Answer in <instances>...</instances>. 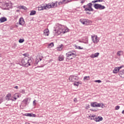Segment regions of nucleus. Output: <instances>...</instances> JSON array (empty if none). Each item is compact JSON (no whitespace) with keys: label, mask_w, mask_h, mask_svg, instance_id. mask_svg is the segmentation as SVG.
Returning a JSON list of instances; mask_svg holds the SVG:
<instances>
[{"label":"nucleus","mask_w":124,"mask_h":124,"mask_svg":"<svg viewBox=\"0 0 124 124\" xmlns=\"http://www.w3.org/2000/svg\"><path fill=\"white\" fill-rule=\"evenodd\" d=\"M78 49H79L80 50H82V49H83V47H81V46H78Z\"/></svg>","instance_id":"37998d69"},{"label":"nucleus","mask_w":124,"mask_h":124,"mask_svg":"<svg viewBox=\"0 0 124 124\" xmlns=\"http://www.w3.org/2000/svg\"><path fill=\"white\" fill-rule=\"evenodd\" d=\"M91 106H92V107H101L102 108H103V106H104V105H103V104H99L96 102H92L91 103Z\"/></svg>","instance_id":"1a4fd4ad"},{"label":"nucleus","mask_w":124,"mask_h":124,"mask_svg":"<svg viewBox=\"0 0 124 124\" xmlns=\"http://www.w3.org/2000/svg\"><path fill=\"white\" fill-rule=\"evenodd\" d=\"M83 80L85 81V80H90V76H86L84 77L83 78Z\"/></svg>","instance_id":"c756f323"},{"label":"nucleus","mask_w":124,"mask_h":124,"mask_svg":"<svg viewBox=\"0 0 124 124\" xmlns=\"http://www.w3.org/2000/svg\"><path fill=\"white\" fill-rule=\"evenodd\" d=\"M21 62L25 66H30V65H31L33 63L32 60L29 58L23 59L21 61Z\"/></svg>","instance_id":"f03ea898"},{"label":"nucleus","mask_w":124,"mask_h":124,"mask_svg":"<svg viewBox=\"0 0 124 124\" xmlns=\"http://www.w3.org/2000/svg\"><path fill=\"white\" fill-rule=\"evenodd\" d=\"M57 2H58V1H56L55 3L52 2L51 3L46 4V8H47V9H50V8H56V7L58 6Z\"/></svg>","instance_id":"423d86ee"},{"label":"nucleus","mask_w":124,"mask_h":124,"mask_svg":"<svg viewBox=\"0 0 124 124\" xmlns=\"http://www.w3.org/2000/svg\"><path fill=\"white\" fill-rule=\"evenodd\" d=\"M19 24L21 26H24L25 25V20H24V18L20 17L19 19Z\"/></svg>","instance_id":"ddd939ff"},{"label":"nucleus","mask_w":124,"mask_h":124,"mask_svg":"<svg viewBox=\"0 0 124 124\" xmlns=\"http://www.w3.org/2000/svg\"><path fill=\"white\" fill-rule=\"evenodd\" d=\"M69 80L70 82L74 83V82H77L79 80V78L77 76H71L69 77Z\"/></svg>","instance_id":"6e6552de"},{"label":"nucleus","mask_w":124,"mask_h":124,"mask_svg":"<svg viewBox=\"0 0 124 124\" xmlns=\"http://www.w3.org/2000/svg\"><path fill=\"white\" fill-rule=\"evenodd\" d=\"M45 9H46V10L48 9L47 8V6H46V4L44 5L39 6L38 10H39V11H41V10H44Z\"/></svg>","instance_id":"f8f14e48"},{"label":"nucleus","mask_w":124,"mask_h":124,"mask_svg":"<svg viewBox=\"0 0 124 124\" xmlns=\"http://www.w3.org/2000/svg\"><path fill=\"white\" fill-rule=\"evenodd\" d=\"M80 3H82V4H83V3H84V2H86V0H80Z\"/></svg>","instance_id":"c9c22d12"},{"label":"nucleus","mask_w":124,"mask_h":124,"mask_svg":"<svg viewBox=\"0 0 124 124\" xmlns=\"http://www.w3.org/2000/svg\"><path fill=\"white\" fill-rule=\"evenodd\" d=\"M36 100H34L33 102V104L34 105V106H35V105H36Z\"/></svg>","instance_id":"4c0bfd02"},{"label":"nucleus","mask_w":124,"mask_h":124,"mask_svg":"<svg viewBox=\"0 0 124 124\" xmlns=\"http://www.w3.org/2000/svg\"><path fill=\"white\" fill-rule=\"evenodd\" d=\"M97 2H102L103 0H97Z\"/></svg>","instance_id":"ea45409f"},{"label":"nucleus","mask_w":124,"mask_h":124,"mask_svg":"<svg viewBox=\"0 0 124 124\" xmlns=\"http://www.w3.org/2000/svg\"><path fill=\"white\" fill-rule=\"evenodd\" d=\"M122 114H124V110L122 111Z\"/></svg>","instance_id":"6e6d98bb"},{"label":"nucleus","mask_w":124,"mask_h":124,"mask_svg":"<svg viewBox=\"0 0 124 124\" xmlns=\"http://www.w3.org/2000/svg\"><path fill=\"white\" fill-rule=\"evenodd\" d=\"M5 5H6V6H7V7H8V6H9V5H8V3H6V4H5Z\"/></svg>","instance_id":"49530a36"},{"label":"nucleus","mask_w":124,"mask_h":124,"mask_svg":"<svg viewBox=\"0 0 124 124\" xmlns=\"http://www.w3.org/2000/svg\"><path fill=\"white\" fill-rule=\"evenodd\" d=\"M26 116H27V117H32V114L31 113H27Z\"/></svg>","instance_id":"72a5a7b5"},{"label":"nucleus","mask_w":124,"mask_h":124,"mask_svg":"<svg viewBox=\"0 0 124 124\" xmlns=\"http://www.w3.org/2000/svg\"><path fill=\"white\" fill-rule=\"evenodd\" d=\"M0 58H1V54H0Z\"/></svg>","instance_id":"13d9d810"},{"label":"nucleus","mask_w":124,"mask_h":124,"mask_svg":"<svg viewBox=\"0 0 124 124\" xmlns=\"http://www.w3.org/2000/svg\"><path fill=\"white\" fill-rule=\"evenodd\" d=\"M17 97H15V96H14V99H15V100H16L17 99Z\"/></svg>","instance_id":"09e8293b"},{"label":"nucleus","mask_w":124,"mask_h":124,"mask_svg":"<svg viewBox=\"0 0 124 124\" xmlns=\"http://www.w3.org/2000/svg\"><path fill=\"white\" fill-rule=\"evenodd\" d=\"M14 96L17 97V98H19V94L16 93L15 94Z\"/></svg>","instance_id":"473e14b6"},{"label":"nucleus","mask_w":124,"mask_h":124,"mask_svg":"<svg viewBox=\"0 0 124 124\" xmlns=\"http://www.w3.org/2000/svg\"><path fill=\"white\" fill-rule=\"evenodd\" d=\"M83 43H85V44H88L89 43V42L87 41L86 42H82Z\"/></svg>","instance_id":"c03bdc74"},{"label":"nucleus","mask_w":124,"mask_h":124,"mask_svg":"<svg viewBox=\"0 0 124 124\" xmlns=\"http://www.w3.org/2000/svg\"><path fill=\"white\" fill-rule=\"evenodd\" d=\"M63 60H64V56H63V55H60L59 57V61L60 62H62V61H63Z\"/></svg>","instance_id":"4be33fe9"},{"label":"nucleus","mask_w":124,"mask_h":124,"mask_svg":"<svg viewBox=\"0 0 124 124\" xmlns=\"http://www.w3.org/2000/svg\"><path fill=\"white\" fill-rule=\"evenodd\" d=\"M93 4L92 3H89L86 5V8H85V11H93V9L92 8Z\"/></svg>","instance_id":"9d476101"},{"label":"nucleus","mask_w":124,"mask_h":124,"mask_svg":"<svg viewBox=\"0 0 124 124\" xmlns=\"http://www.w3.org/2000/svg\"><path fill=\"white\" fill-rule=\"evenodd\" d=\"M79 85H82V81H76L74 82V86H76V87H78Z\"/></svg>","instance_id":"a211bd4d"},{"label":"nucleus","mask_w":124,"mask_h":124,"mask_svg":"<svg viewBox=\"0 0 124 124\" xmlns=\"http://www.w3.org/2000/svg\"><path fill=\"white\" fill-rule=\"evenodd\" d=\"M33 117H35V114H33Z\"/></svg>","instance_id":"4d7b16f0"},{"label":"nucleus","mask_w":124,"mask_h":124,"mask_svg":"<svg viewBox=\"0 0 124 124\" xmlns=\"http://www.w3.org/2000/svg\"><path fill=\"white\" fill-rule=\"evenodd\" d=\"M92 39L93 43H95L96 44H97V43H98V41H99V40H98L97 36L95 35H92Z\"/></svg>","instance_id":"9b49d317"},{"label":"nucleus","mask_w":124,"mask_h":124,"mask_svg":"<svg viewBox=\"0 0 124 124\" xmlns=\"http://www.w3.org/2000/svg\"><path fill=\"white\" fill-rule=\"evenodd\" d=\"M117 56L118 57H121V56H123L124 55V51L123 50H119L117 51L116 53Z\"/></svg>","instance_id":"f3484780"},{"label":"nucleus","mask_w":124,"mask_h":124,"mask_svg":"<svg viewBox=\"0 0 124 124\" xmlns=\"http://www.w3.org/2000/svg\"><path fill=\"white\" fill-rule=\"evenodd\" d=\"M92 111H93V112H94V111H95V109H92Z\"/></svg>","instance_id":"5fc2aeb1"},{"label":"nucleus","mask_w":124,"mask_h":124,"mask_svg":"<svg viewBox=\"0 0 124 124\" xmlns=\"http://www.w3.org/2000/svg\"><path fill=\"white\" fill-rule=\"evenodd\" d=\"M54 31L58 34H61V33H65V32H68L69 31V29L66 27L62 25H57L55 27Z\"/></svg>","instance_id":"f257e3e1"},{"label":"nucleus","mask_w":124,"mask_h":124,"mask_svg":"<svg viewBox=\"0 0 124 124\" xmlns=\"http://www.w3.org/2000/svg\"><path fill=\"white\" fill-rule=\"evenodd\" d=\"M72 0H63L64 4H66V3H68V2H70Z\"/></svg>","instance_id":"bb28decb"},{"label":"nucleus","mask_w":124,"mask_h":124,"mask_svg":"<svg viewBox=\"0 0 124 124\" xmlns=\"http://www.w3.org/2000/svg\"><path fill=\"white\" fill-rule=\"evenodd\" d=\"M94 7L95 9H99V10L105 9V7L100 4L95 3L94 4Z\"/></svg>","instance_id":"0eeeda50"},{"label":"nucleus","mask_w":124,"mask_h":124,"mask_svg":"<svg viewBox=\"0 0 124 124\" xmlns=\"http://www.w3.org/2000/svg\"><path fill=\"white\" fill-rule=\"evenodd\" d=\"M88 119L89 120H94L95 122H100V121H102L103 118L101 116H98L97 117H96L95 115L94 114H90L88 117Z\"/></svg>","instance_id":"20e7f679"},{"label":"nucleus","mask_w":124,"mask_h":124,"mask_svg":"<svg viewBox=\"0 0 124 124\" xmlns=\"http://www.w3.org/2000/svg\"><path fill=\"white\" fill-rule=\"evenodd\" d=\"M50 34V32L49 31V30L46 29L44 31V35L45 36H49V34Z\"/></svg>","instance_id":"4468645a"},{"label":"nucleus","mask_w":124,"mask_h":124,"mask_svg":"<svg viewBox=\"0 0 124 124\" xmlns=\"http://www.w3.org/2000/svg\"><path fill=\"white\" fill-rule=\"evenodd\" d=\"M74 102L76 103L77 102V99L76 98H75L74 99Z\"/></svg>","instance_id":"a19ab883"},{"label":"nucleus","mask_w":124,"mask_h":124,"mask_svg":"<svg viewBox=\"0 0 124 124\" xmlns=\"http://www.w3.org/2000/svg\"><path fill=\"white\" fill-rule=\"evenodd\" d=\"M6 100L9 101L11 100V94L8 93L7 94V95L5 97Z\"/></svg>","instance_id":"6ab92c4d"},{"label":"nucleus","mask_w":124,"mask_h":124,"mask_svg":"<svg viewBox=\"0 0 124 124\" xmlns=\"http://www.w3.org/2000/svg\"><path fill=\"white\" fill-rule=\"evenodd\" d=\"M22 92L23 93H25V90H22Z\"/></svg>","instance_id":"864d4df0"},{"label":"nucleus","mask_w":124,"mask_h":124,"mask_svg":"<svg viewBox=\"0 0 124 124\" xmlns=\"http://www.w3.org/2000/svg\"><path fill=\"white\" fill-rule=\"evenodd\" d=\"M120 70H119V67H115L114 69L113 70V73L114 74H116V73H118Z\"/></svg>","instance_id":"412c9836"},{"label":"nucleus","mask_w":124,"mask_h":124,"mask_svg":"<svg viewBox=\"0 0 124 124\" xmlns=\"http://www.w3.org/2000/svg\"><path fill=\"white\" fill-rule=\"evenodd\" d=\"M24 41H25V40L24 39H20L18 41V42L19 43H23V42H24Z\"/></svg>","instance_id":"7c9ffc66"},{"label":"nucleus","mask_w":124,"mask_h":124,"mask_svg":"<svg viewBox=\"0 0 124 124\" xmlns=\"http://www.w3.org/2000/svg\"><path fill=\"white\" fill-rule=\"evenodd\" d=\"M124 70L122 71H119V75L120 76V77H121V78H124V77H122V75H124Z\"/></svg>","instance_id":"5701e85b"},{"label":"nucleus","mask_w":124,"mask_h":124,"mask_svg":"<svg viewBox=\"0 0 124 124\" xmlns=\"http://www.w3.org/2000/svg\"><path fill=\"white\" fill-rule=\"evenodd\" d=\"M66 56L68 60H72L74 59V58H76L77 55H76V51L72 50L68 52L66 54Z\"/></svg>","instance_id":"7ed1b4c3"},{"label":"nucleus","mask_w":124,"mask_h":124,"mask_svg":"<svg viewBox=\"0 0 124 124\" xmlns=\"http://www.w3.org/2000/svg\"><path fill=\"white\" fill-rule=\"evenodd\" d=\"M13 101V99L12 100Z\"/></svg>","instance_id":"bf43d9fd"},{"label":"nucleus","mask_w":124,"mask_h":124,"mask_svg":"<svg viewBox=\"0 0 124 124\" xmlns=\"http://www.w3.org/2000/svg\"><path fill=\"white\" fill-rule=\"evenodd\" d=\"M62 49V46H60L59 47H58V50H59V51H61Z\"/></svg>","instance_id":"2f4dec72"},{"label":"nucleus","mask_w":124,"mask_h":124,"mask_svg":"<svg viewBox=\"0 0 124 124\" xmlns=\"http://www.w3.org/2000/svg\"><path fill=\"white\" fill-rule=\"evenodd\" d=\"M99 56V53L97 52L94 54H93L90 56V57L92 58V59H94V58H97Z\"/></svg>","instance_id":"2eb2a0df"},{"label":"nucleus","mask_w":124,"mask_h":124,"mask_svg":"<svg viewBox=\"0 0 124 124\" xmlns=\"http://www.w3.org/2000/svg\"><path fill=\"white\" fill-rule=\"evenodd\" d=\"M94 82H95V83H101V80H95Z\"/></svg>","instance_id":"f704fd0d"},{"label":"nucleus","mask_w":124,"mask_h":124,"mask_svg":"<svg viewBox=\"0 0 124 124\" xmlns=\"http://www.w3.org/2000/svg\"><path fill=\"white\" fill-rule=\"evenodd\" d=\"M19 9H23L24 10H27L28 8H27V7H26V6H21V7H20Z\"/></svg>","instance_id":"cd10ccee"},{"label":"nucleus","mask_w":124,"mask_h":124,"mask_svg":"<svg viewBox=\"0 0 124 124\" xmlns=\"http://www.w3.org/2000/svg\"><path fill=\"white\" fill-rule=\"evenodd\" d=\"M92 2L93 3H95V2H97V0H95L92 1Z\"/></svg>","instance_id":"58836bf2"},{"label":"nucleus","mask_w":124,"mask_h":124,"mask_svg":"<svg viewBox=\"0 0 124 124\" xmlns=\"http://www.w3.org/2000/svg\"><path fill=\"white\" fill-rule=\"evenodd\" d=\"M30 101H31V100L29 98H26L24 100H23L22 102L25 104V105H28L29 103H30Z\"/></svg>","instance_id":"dca6fc26"},{"label":"nucleus","mask_w":124,"mask_h":124,"mask_svg":"<svg viewBox=\"0 0 124 124\" xmlns=\"http://www.w3.org/2000/svg\"><path fill=\"white\" fill-rule=\"evenodd\" d=\"M119 109H120V106H117L115 107V110H119Z\"/></svg>","instance_id":"e433bc0d"},{"label":"nucleus","mask_w":124,"mask_h":124,"mask_svg":"<svg viewBox=\"0 0 124 124\" xmlns=\"http://www.w3.org/2000/svg\"><path fill=\"white\" fill-rule=\"evenodd\" d=\"M7 20V19L5 17H2L0 18V23H3Z\"/></svg>","instance_id":"aec40b11"},{"label":"nucleus","mask_w":124,"mask_h":124,"mask_svg":"<svg viewBox=\"0 0 124 124\" xmlns=\"http://www.w3.org/2000/svg\"><path fill=\"white\" fill-rule=\"evenodd\" d=\"M90 108V105H88L86 107V109H89Z\"/></svg>","instance_id":"79ce46f5"},{"label":"nucleus","mask_w":124,"mask_h":124,"mask_svg":"<svg viewBox=\"0 0 124 124\" xmlns=\"http://www.w3.org/2000/svg\"><path fill=\"white\" fill-rule=\"evenodd\" d=\"M64 4H65L64 2H63V0L58 2V5H63Z\"/></svg>","instance_id":"c85d7f7f"},{"label":"nucleus","mask_w":124,"mask_h":124,"mask_svg":"<svg viewBox=\"0 0 124 124\" xmlns=\"http://www.w3.org/2000/svg\"><path fill=\"white\" fill-rule=\"evenodd\" d=\"M42 59L41 58H39V57L37 58L35 60V62H36V64H37V63H38V62L42 61Z\"/></svg>","instance_id":"b1692460"},{"label":"nucleus","mask_w":124,"mask_h":124,"mask_svg":"<svg viewBox=\"0 0 124 124\" xmlns=\"http://www.w3.org/2000/svg\"><path fill=\"white\" fill-rule=\"evenodd\" d=\"M14 88H15V89H16V90H18V86H17L15 87Z\"/></svg>","instance_id":"de8ad7c7"},{"label":"nucleus","mask_w":124,"mask_h":124,"mask_svg":"<svg viewBox=\"0 0 124 124\" xmlns=\"http://www.w3.org/2000/svg\"><path fill=\"white\" fill-rule=\"evenodd\" d=\"M80 22L83 25H86V26H89V25H92L93 22L91 20L87 19L81 18L80 19Z\"/></svg>","instance_id":"39448f33"},{"label":"nucleus","mask_w":124,"mask_h":124,"mask_svg":"<svg viewBox=\"0 0 124 124\" xmlns=\"http://www.w3.org/2000/svg\"><path fill=\"white\" fill-rule=\"evenodd\" d=\"M36 14V12L35 11L32 10L31 11L30 15V16H32V15H35V14Z\"/></svg>","instance_id":"a878e982"},{"label":"nucleus","mask_w":124,"mask_h":124,"mask_svg":"<svg viewBox=\"0 0 124 124\" xmlns=\"http://www.w3.org/2000/svg\"><path fill=\"white\" fill-rule=\"evenodd\" d=\"M122 35H122V34H119V36H122Z\"/></svg>","instance_id":"603ef678"},{"label":"nucleus","mask_w":124,"mask_h":124,"mask_svg":"<svg viewBox=\"0 0 124 124\" xmlns=\"http://www.w3.org/2000/svg\"><path fill=\"white\" fill-rule=\"evenodd\" d=\"M86 14H89V15H90L91 13H89V12H86Z\"/></svg>","instance_id":"3c124183"},{"label":"nucleus","mask_w":124,"mask_h":124,"mask_svg":"<svg viewBox=\"0 0 124 124\" xmlns=\"http://www.w3.org/2000/svg\"><path fill=\"white\" fill-rule=\"evenodd\" d=\"M83 8H84L85 9H86V8H87V5H84V6H83Z\"/></svg>","instance_id":"a18cd8bd"},{"label":"nucleus","mask_w":124,"mask_h":124,"mask_svg":"<svg viewBox=\"0 0 124 124\" xmlns=\"http://www.w3.org/2000/svg\"><path fill=\"white\" fill-rule=\"evenodd\" d=\"M52 47H54V43H49L47 46V48H48L49 49L52 48Z\"/></svg>","instance_id":"393cba45"},{"label":"nucleus","mask_w":124,"mask_h":124,"mask_svg":"<svg viewBox=\"0 0 124 124\" xmlns=\"http://www.w3.org/2000/svg\"><path fill=\"white\" fill-rule=\"evenodd\" d=\"M119 68V70H120L121 69V68H122V67H123V66H120V67H117Z\"/></svg>","instance_id":"8fccbe9b"}]
</instances>
